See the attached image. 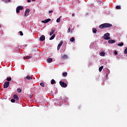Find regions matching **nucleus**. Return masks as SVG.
I'll return each mask as SVG.
<instances>
[{
    "label": "nucleus",
    "mask_w": 127,
    "mask_h": 127,
    "mask_svg": "<svg viewBox=\"0 0 127 127\" xmlns=\"http://www.w3.org/2000/svg\"><path fill=\"white\" fill-rule=\"evenodd\" d=\"M19 33H20V35H21V36H22L23 35V33H22V31H20Z\"/></svg>",
    "instance_id": "c756f323"
},
{
    "label": "nucleus",
    "mask_w": 127,
    "mask_h": 127,
    "mask_svg": "<svg viewBox=\"0 0 127 127\" xmlns=\"http://www.w3.org/2000/svg\"><path fill=\"white\" fill-rule=\"evenodd\" d=\"M70 31H71V28H69L67 30V32L69 33L70 32Z\"/></svg>",
    "instance_id": "473e14b6"
},
{
    "label": "nucleus",
    "mask_w": 127,
    "mask_h": 127,
    "mask_svg": "<svg viewBox=\"0 0 127 127\" xmlns=\"http://www.w3.org/2000/svg\"><path fill=\"white\" fill-rule=\"evenodd\" d=\"M103 68H104L103 66H101L99 68V72H102V70H103Z\"/></svg>",
    "instance_id": "a211bd4d"
},
{
    "label": "nucleus",
    "mask_w": 127,
    "mask_h": 127,
    "mask_svg": "<svg viewBox=\"0 0 127 127\" xmlns=\"http://www.w3.org/2000/svg\"><path fill=\"white\" fill-rule=\"evenodd\" d=\"M47 61L48 63H51V62H52V61H53V60H52V59L50 58V59H47Z\"/></svg>",
    "instance_id": "4468645a"
},
{
    "label": "nucleus",
    "mask_w": 127,
    "mask_h": 127,
    "mask_svg": "<svg viewBox=\"0 0 127 127\" xmlns=\"http://www.w3.org/2000/svg\"><path fill=\"white\" fill-rule=\"evenodd\" d=\"M40 41H44L45 40V36L44 35H42L40 38Z\"/></svg>",
    "instance_id": "1a4fd4ad"
},
{
    "label": "nucleus",
    "mask_w": 127,
    "mask_h": 127,
    "mask_svg": "<svg viewBox=\"0 0 127 127\" xmlns=\"http://www.w3.org/2000/svg\"><path fill=\"white\" fill-rule=\"evenodd\" d=\"M54 38H55V34H54L53 36L50 38V40H53Z\"/></svg>",
    "instance_id": "f3484780"
},
{
    "label": "nucleus",
    "mask_w": 127,
    "mask_h": 127,
    "mask_svg": "<svg viewBox=\"0 0 127 127\" xmlns=\"http://www.w3.org/2000/svg\"><path fill=\"white\" fill-rule=\"evenodd\" d=\"M103 37L104 39H105V40H109L111 39V37H110V33H109L105 34Z\"/></svg>",
    "instance_id": "f03ea898"
},
{
    "label": "nucleus",
    "mask_w": 127,
    "mask_h": 127,
    "mask_svg": "<svg viewBox=\"0 0 127 127\" xmlns=\"http://www.w3.org/2000/svg\"><path fill=\"white\" fill-rule=\"evenodd\" d=\"M8 86H9V82L8 81L5 82L3 85L4 89H6L7 88H8Z\"/></svg>",
    "instance_id": "39448f33"
},
{
    "label": "nucleus",
    "mask_w": 127,
    "mask_h": 127,
    "mask_svg": "<svg viewBox=\"0 0 127 127\" xmlns=\"http://www.w3.org/2000/svg\"><path fill=\"white\" fill-rule=\"evenodd\" d=\"M51 21V19L49 18V19H45V20H42V22L43 23H47L49 22V21Z\"/></svg>",
    "instance_id": "0eeeda50"
},
{
    "label": "nucleus",
    "mask_w": 127,
    "mask_h": 127,
    "mask_svg": "<svg viewBox=\"0 0 127 127\" xmlns=\"http://www.w3.org/2000/svg\"><path fill=\"white\" fill-rule=\"evenodd\" d=\"M124 54H127V48L124 51Z\"/></svg>",
    "instance_id": "cd10ccee"
},
{
    "label": "nucleus",
    "mask_w": 127,
    "mask_h": 127,
    "mask_svg": "<svg viewBox=\"0 0 127 127\" xmlns=\"http://www.w3.org/2000/svg\"><path fill=\"white\" fill-rule=\"evenodd\" d=\"M51 32L54 33V32H55V29H52V31Z\"/></svg>",
    "instance_id": "7c9ffc66"
},
{
    "label": "nucleus",
    "mask_w": 127,
    "mask_h": 127,
    "mask_svg": "<svg viewBox=\"0 0 127 127\" xmlns=\"http://www.w3.org/2000/svg\"><path fill=\"white\" fill-rule=\"evenodd\" d=\"M8 1H9V2L10 1V0H9Z\"/></svg>",
    "instance_id": "a19ab883"
},
{
    "label": "nucleus",
    "mask_w": 127,
    "mask_h": 127,
    "mask_svg": "<svg viewBox=\"0 0 127 127\" xmlns=\"http://www.w3.org/2000/svg\"><path fill=\"white\" fill-rule=\"evenodd\" d=\"M52 34H53V33H52V32H51L50 33V36H51L52 35Z\"/></svg>",
    "instance_id": "e433bc0d"
},
{
    "label": "nucleus",
    "mask_w": 127,
    "mask_h": 127,
    "mask_svg": "<svg viewBox=\"0 0 127 127\" xmlns=\"http://www.w3.org/2000/svg\"><path fill=\"white\" fill-rule=\"evenodd\" d=\"M67 58H68V56L64 55L62 57L61 59L63 60H65V59H67Z\"/></svg>",
    "instance_id": "9b49d317"
},
{
    "label": "nucleus",
    "mask_w": 127,
    "mask_h": 127,
    "mask_svg": "<svg viewBox=\"0 0 127 127\" xmlns=\"http://www.w3.org/2000/svg\"><path fill=\"white\" fill-rule=\"evenodd\" d=\"M61 17H62V16H61L60 18L57 19V22L58 23L60 22V21H61Z\"/></svg>",
    "instance_id": "aec40b11"
},
{
    "label": "nucleus",
    "mask_w": 127,
    "mask_h": 127,
    "mask_svg": "<svg viewBox=\"0 0 127 127\" xmlns=\"http://www.w3.org/2000/svg\"><path fill=\"white\" fill-rule=\"evenodd\" d=\"M60 85L63 88H66V87H67V84H66L65 82L63 81H60Z\"/></svg>",
    "instance_id": "20e7f679"
},
{
    "label": "nucleus",
    "mask_w": 127,
    "mask_h": 127,
    "mask_svg": "<svg viewBox=\"0 0 127 127\" xmlns=\"http://www.w3.org/2000/svg\"><path fill=\"white\" fill-rule=\"evenodd\" d=\"M17 92H18V93H21L22 92V90L20 88H17Z\"/></svg>",
    "instance_id": "dca6fc26"
},
{
    "label": "nucleus",
    "mask_w": 127,
    "mask_h": 127,
    "mask_svg": "<svg viewBox=\"0 0 127 127\" xmlns=\"http://www.w3.org/2000/svg\"><path fill=\"white\" fill-rule=\"evenodd\" d=\"M27 57H28V59H30L32 58V57L31 56H27Z\"/></svg>",
    "instance_id": "f704fd0d"
},
{
    "label": "nucleus",
    "mask_w": 127,
    "mask_h": 127,
    "mask_svg": "<svg viewBox=\"0 0 127 127\" xmlns=\"http://www.w3.org/2000/svg\"><path fill=\"white\" fill-rule=\"evenodd\" d=\"M51 84H52V85H54V84H55V80H54V79H52Z\"/></svg>",
    "instance_id": "6ab92c4d"
},
{
    "label": "nucleus",
    "mask_w": 127,
    "mask_h": 127,
    "mask_svg": "<svg viewBox=\"0 0 127 127\" xmlns=\"http://www.w3.org/2000/svg\"><path fill=\"white\" fill-rule=\"evenodd\" d=\"M49 13H52V12H53V11L52 10H50L49 11Z\"/></svg>",
    "instance_id": "c9c22d12"
},
{
    "label": "nucleus",
    "mask_w": 127,
    "mask_h": 127,
    "mask_svg": "<svg viewBox=\"0 0 127 127\" xmlns=\"http://www.w3.org/2000/svg\"><path fill=\"white\" fill-rule=\"evenodd\" d=\"M70 41H71V42H74V41H75V38L71 37V38L70 39Z\"/></svg>",
    "instance_id": "412c9836"
},
{
    "label": "nucleus",
    "mask_w": 127,
    "mask_h": 127,
    "mask_svg": "<svg viewBox=\"0 0 127 127\" xmlns=\"http://www.w3.org/2000/svg\"><path fill=\"white\" fill-rule=\"evenodd\" d=\"M92 31L93 32V33H97V29L93 28L92 29Z\"/></svg>",
    "instance_id": "4be33fe9"
},
{
    "label": "nucleus",
    "mask_w": 127,
    "mask_h": 127,
    "mask_svg": "<svg viewBox=\"0 0 127 127\" xmlns=\"http://www.w3.org/2000/svg\"><path fill=\"white\" fill-rule=\"evenodd\" d=\"M105 52H101L100 53L99 55H100V56L103 57V56H105Z\"/></svg>",
    "instance_id": "2eb2a0df"
},
{
    "label": "nucleus",
    "mask_w": 127,
    "mask_h": 127,
    "mask_svg": "<svg viewBox=\"0 0 127 127\" xmlns=\"http://www.w3.org/2000/svg\"><path fill=\"white\" fill-rule=\"evenodd\" d=\"M118 46H120V47L124 46V43L122 42L121 44H118Z\"/></svg>",
    "instance_id": "393cba45"
},
{
    "label": "nucleus",
    "mask_w": 127,
    "mask_h": 127,
    "mask_svg": "<svg viewBox=\"0 0 127 127\" xmlns=\"http://www.w3.org/2000/svg\"><path fill=\"white\" fill-rule=\"evenodd\" d=\"M114 54L115 55H118V52H117V51H115V52H114Z\"/></svg>",
    "instance_id": "72a5a7b5"
},
{
    "label": "nucleus",
    "mask_w": 127,
    "mask_h": 127,
    "mask_svg": "<svg viewBox=\"0 0 127 127\" xmlns=\"http://www.w3.org/2000/svg\"><path fill=\"white\" fill-rule=\"evenodd\" d=\"M13 98L14 99H15L17 100H19V98H18V96L16 94L14 95Z\"/></svg>",
    "instance_id": "ddd939ff"
},
{
    "label": "nucleus",
    "mask_w": 127,
    "mask_h": 127,
    "mask_svg": "<svg viewBox=\"0 0 127 127\" xmlns=\"http://www.w3.org/2000/svg\"><path fill=\"white\" fill-rule=\"evenodd\" d=\"M6 81H8V82L11 81V77H7L6 78Z\"/></svg>",
    "instance_id": "5701e85b"
},
{
    "label": "nucleus",
    "mask_w": 127,
    "mask_h": 127,
    "mask_svg": "<svg viewBox=\"0 0 127 127\" xmlns=\"http://www.w3.org/2000/svg\"><path fill=\"white\" fill-rule=\"evenodd\" d=\"M75 16V13L72 14V16Z\"/></svg>",
    "instance_id": "4c0bfd02"
},
{
    "label": "nucleus",
    "mask_w": 127,
    "mask_h": 127,
    "mask_svg": "<svg viewBox=\"0 0 127 127\" xmlns=\"http://www.w3.org/2000/svg\"><path fill=\"white\" fill-rule=\"evenodd\" d=\"M23 59H24V60H26L28 59V58L27 57H27H24Z\"/></svg>",
    "instance_id": "2f4dec72"
},
{
    "label": "nucleus",
    "mask_w": 127,
    "mask_h": 127,
    "mask_svg": "<svg viewBox=\"0 0 127 127\" xmlns=\"http://www.w3.org/2000/svg\"><path fill=\"white\" fill-rule=\"evenodd\" d=\"M22 9H23L22 6H18L16 9V12L17 13H19L20 10H22Z\"/></svg>",
    "instance_id": "7ed1b4c3"
},
{
    "label": "nucleus",
    "mask_w": 127,
    "mask_h": 127,
    "mask_svg": "<svg viewBox=\"0 0 127 127\" xmlns=\"http://www.w3.org/2000/svg\"><path fill=\"white\" fill-rule=\"evenodd\" d=\"M11 103H15V100L14 99H11Z\"/></svg>",
    "instance_id": "bb28decb"
},
{
    "label": "nucleus",
    "mask_w": 127,
    "mask_h": 127,
    "mask_svg": "<svg viewBox=\"0 0 127 127\" xmlns=\"http://www.w3.org/2000/svg\"><path fill=\"white\" fill-rule=\"evenodd\" d=\"M30 12V9L29 8L27 9L25 11L24 15L25 16H28L29 14V12Z\"/></svg>",
    "instance_id": "423d86ee"
},
{
    "label": "nucleus",
    "mask_w": 127,
    "mask_h": 127,
    "mask_svg": "<svg viewBox=\"0 0 127 127\" xmlns=\"http://www.w3.org/2000/svg\"><path fill=\"white\" fill-rule=\"evenodd\" d=\"M63 75L64 76H66V75H67V72H64V73H63Z\"/></svg>",
    "instance_id": "c85d7f7f"
},
{
    "label": "nucleus",
    "mask_w": 127,
    "mask_h": 127,
    "mask_svg": "<svg viewBox=\"0 0 127 127\" xmlns=\"http://www.w3.org/2000/svg\"><path fill=\"white\" fill-rule=\"evenodd\" d=\"M122 7H121V5L116 6V9H121Z\"/></svg>",
    "instance_id": "b1692460"
},
{
    "label": "nucleus",
    "mask_w": 127,
    "mask_h": 127,
    "mask_svg": "<svg viewBox=\"0 0 127 127\" xmlns=\"http://www.w3.org/2000/svg\"><path fill=\"white\" fill-rule=\"evenodd\" d=\"M115 42H116V40H109L108 41V43H109L110 44L115 43Z\"/></svg>",
    "instance_id": "f8f14e48"
},
{
    "label": "nucleus",
    "mask_w": 127,
    "mask_h": 127,
    "mask_svg": "<svg viewBox=\"0 0 127 127\" xmlns=\"http://www.w3.org/2000/svg\"><path fill=\"white\" fill-rule=\"evenodd\" d=\"M40 86H42V87H45V84H44V83H43V82L40 83Z\"/></svg>",
    "instance_id": "a878e982"
},
{
    "label": "nucleus",
    "mask_w": 127,
    "mask_h": 127,
    "mask_svg": "<svg viewBox=\"0 0 127 127\" xmlns=\"http://www.w3.org/2000/svg\"><path fill=\"white\" fill-rule=\"evenodd\" d=\"M32 1H35V0H32Z\"/></svg>",
    "instance_id": "ea45409f"
},
{
    "label": "nucleus",
    "mask_w": 127,
    "mask_h": 127,
    "mask_svg": "<svg viewBox=\"0 0 127 127\" xmlns=\"http://www.w3.org/2000/svg\"><path fill=\"white\" fill-rule=\"evenodd\" d=\"M31 1V0H28V2H30Z\"/></svg>",
    "instance_id": "58836bf2"
},
{
    "label": "nucleus",
    "mask_w": 127,
    "mask_h": 127,
    "mask_svg": "<svg viewBox=\"0 0 127 127\" xmlns=\"http://www.w3.org/2000/svg\"><path fill=\"white\" fill-rule=\"evenodd\" d=\"M26 79H27V80H28L29 81H32V77L30 75H27V76L26 77Z\"/></svg>",
    "instance_id": "9d476101"
},
{
    "label": "nucleus",
    "mask_w": 127,
    "mask_h": 127,
    "mask_svg": "<svg viewBox=\"0 0 127 127\" xmlns=\"http://www.w3.org/2000/svg\"><path fill=\"white\" fill-rule=\"evenodd\" d=\"M113 26V24L108 23H103L99 26V27L101 29H103L104 28H110V27H112Z\"/></svg>",
    "instance_id": "f257e3e1"
},
{
    "label": "nucleus",
    "mask_w": 127,
    "mask_h": 127,
    "mask_svg": "<svg viewBox=\"0 0 127 127\" xmlns=\"http://www.w3.org/2000/svg\"><path fill=\"white\" fill-rule=\"evenodd\" d=\"M62 44H63V41H61L58 45V50H59L60 49L61 46H62Z\"/></svg>",
    "instance_id": "6e6552de"
}]
</instances>
